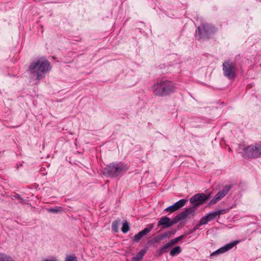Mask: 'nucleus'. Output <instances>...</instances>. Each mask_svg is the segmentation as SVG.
Returning <instances> with one entry per match:
<instances>
[{"mask_svg":"<svg viewBox=\"0 0 261 261\" xmlns=\"http://www.w3.org/2000/svg\"><path fill=\"white\" fill-rule=\"evenodd\" d=\"M163 240L162 239V236H161V234L160 235H158L157 236H156L155 238H153V240L154 241V242H159L160 241Z\"/></svg>","mask_w":261,"mask_h":261,"instance_id":"obj_25","label":"nucleus"},{"mask_svg":"<svg viewBox=\"0 0 261 261\" xmlns=\"http://www.w3.org/2000/svg\"><path fill=\"white\" fill-rule=\"evenodd\" d=\"M176 89L172 82L164 79L158 82L152 87V91L154 94L161 97L172 93L175 91Z\"/></svg>","mask_w":261,"mask_h":261,"instance_id":"obj_2","label":"nucleus"},{"mask_svg":"<svg viewBox=\"0 0 261 261\" xmlns=\"http://www.w3.org/2000/svg\"><path fill=\"white\" fill-rule=\"evenodd\" d=\"M120 222V220L118 219L114 221L112 224V230L115 232H117L118 231V225Z\"/></svg>","mask_w":261,"mask_h":261,"instance_id":"obj_18","label":"nucleus"},{"mask_svg":"<svg viewBox=\"0 0 261 261\" xmlns=\"http://www.w3.org/2000/svg\"><path fill=\"white\" fill-rule=\"evenodd\" d=\"M184 236L182 235L177 238H176L174 239L170 240V242L171 243L172 245H173L174 244L177 243V242H178L179 241L181 240L182 239H184Z\"/></svg>","mask_w":261,"mask_h":261,"instance_id":"obj_20","label":"nucleus"},{"mask_svg":"<svg viewBox=\"0 0 261 261\" xmlns=\"http://www.w3.org/2000/svg\"><path fill=\"white\" fill-rule=\"evenodd\" d=\"M50 63L44 58H41L31 63L29 71L31 76L36 77V80L39 81L44 77V74L50 71Z\"/></svg>","mask_w":261,"mask_h":261,"instance_id":"obj_1","label":"nucleus"},{"mask_svg":"<svg viewBox=\"0 0 261 261\" xmlns=\"http://www.w3.org/2000/svg\"><path fill=\"white\" fill-rule=\"evenodd\" d=\"M239 241H235L232 242H231L230 243L227 244L225 245L224 246L220 248L216 251L213 252L211 254V256H214L215 255H218L220 254L224 253L228 250L231 249L234 246L237 245L239 243Z\"/></svg>","mask_w":261,"mask_h":261,"instance_id":"obj_11","label":"nucleus"},{"mask_svg":"<svg viewBox=\"0 0 261 261\" xmlns=\"http://www.w3.org/2000/svg\"><path fill=\"white\" fill-rule=\"evenodd\" d=\"M226 212L225 210H219L218 211L212 212L208 213L204 217H202L199 223V225H202L207 224L208 222L214 219L219 217L221 214H225Z\"/></svg>","mask_w":261,"mask_h":261,"instance_id":"obj_7","label":"nucleus"},{"mask_svg":"<svg viewBox=\"0 0 261 261\" xmlns=\"http://www.w3.org/2000/svg\"><path fill=\"white\" fill-rule=\"evenodd\" d=\"M153 225L151 224L149 226V228H145L143 230L136 234L133 238V241L135 243L139 242L143 237L151 231Z\"/></svg>","mask_w":261,"mask_h":261,"instance_id":"obj_14","label":"nucleus"},{"mask_svg":"<svg viewBox=\"0 0 261 261\" xmlns=\"http://www.w3.org/2000/svg\"><path fill=\"white\" fill-rule=\"evenodd\" d=\"M20 203H22V204H24L25 203V200L23 199L22 198H21V199H20Z\"/></svg>","mask_w":261,"mask_h":261,"instance_id":"obj_27","label":"nucleus"},{"mask_svg":"<svg viewBox=\"0 0 261 261\" xmlns=\"http://www.w3.org/2000/svg\"><path fill=\"white\" fill-rule=\"evenodd\" d=\"M243 156L245 158L261 157V144L249 145L243 150Z\"/></svg>","mask_w":261,"mask_h":261,"instance_id":"obj_5","label":"nucleus"},{"mask_svg":"<svg viewBox=\"0 0 261 261\" xmlns=\"http://www.w3.org/2000/svg\"><path fill=\"white\" fill-rule=\"evenodd\" d=\"M146 252L145 249H141L137 254L132 258V261H140Z\"/></svg>","mask_w":261,"mask_h":261,"instance_id":"obj_15","label":"nucleus"},{"mask_svg":"<svg viewBox=\"0 0 261 261\" xmlns=\"http://www.w3.org/2000/svg\"><path fill=\"white\" fill-rule=\"evenodd\" d=\"M178 220L175 216L173 219H170L166 216L163 217L158 221V226H161L163 228H167L178 222Z\"/></svg>","mask_w":261,"mask_h":261,"instance_id":"obj_9","label":"nucleus"},{"mask_svg":"<svg viewBox=\"0 0 261 261\" xmlns=\"http://www.w3.org/2000/svg\"><path fill=\"white\" fill-rule=\"evenodd\" d=\"M44 261H57L56 259H45Z\"/></svg>","mask_w":261,"mask_h":261,"instance_id":"obj_28","label":"nucleus"},{"mask_svg":"<svg viewBox=\"0 0 261 261\" xmlns=\"http://www.w3.org/2000/svg\"><path fill=\"white\" fill-rule=\"evenodd\" d=\"M125 167V166L123 164L113 163L112 164L107 166V167L103 169V174L107 176L115 177L124 170Z\"/></svg>","mask_w":261,"mask_h":261,"instance_id":"obj_3","label":"nucleus"},{"mask_svg":"<svg viewBox=\"0 0 261 261\" xmlns=\"http://www.w3.org/2000/svg\"><path fill=\"white\" fill-rule=\"evenodd\" d=\"M199 226H200V225H199V224H197V225H196L195 226L194 228V230H195L196 229H198V227H199Z\"/></svg>","mask_w":261,"mask_h":261,"instance_id":"obj_30","label":"nucleus"},{"mask_svg":"<svg viewBox=\"0 0 261 261\" xmlns=\"http://www.w3.org/2000/svg\"><path fill=\"white\" fill-rule=\"evenodd\" d=\"M223 72L224 75L231 80L235 77L236 75V67L232 62L227 61L223 63Z\"/></svg>","mask_w":261,"mask_h":261,"instance_id":"obj_6","label":"nucleus"},{"mask_svg":"<svg viewBox=\"0 0 261 261\" xmlns=\"http://www.w3.org/2000/svg\"><path fill=\"white\" fill-rule=\"evenodd\" d=\"M171 234L172 233L170 232H165L164 233L162 234L161 236H162V239L167 238H169Z\"/></svg>","mask_w":261,"mask_h":261,"instance_id":"obj_24","label":"nucleus"},{"mask_svg":"<svg viewBox=\"0 0 261 261\" xmlns=\"http://www.w3.org/2000/svg\"><path fill=\"white\" fill-rule=\"evenodd\" d=\"M197 209L193 205L192 207L187 208L184 211L181 212L178 215L176 216V218L179 222L180 220L185 219L189 216L194 215V212Z\"/></svg>","mask_w":261,"mask_h":261,"instance_id":"obj_12","label":"nucleus"},{"mask_svg":"<svg viewBox=\"0 0 261 261\" xmlns=\"http://www.w3.org/2000/svg\"><path fill=\"white\" fill-rule=\"evenodd\" d=\"M230 185H226L224 188L219 191L217 194L215 196V197L210 201L209 204L213 205L216 203L218 201H219L221 199L223 198L228 192V191L231 189Z\"/></svg>","mask_w":261,"mask_h":261,"instance_id":"obj_10","label":"nucleus"},{"mask_svg":"<svg viewBox=\"0 0 261 261\" xmlns=\"http://www.w3.org/2000/svg\"><path fill=\"white\" fill-rule=\"evenodd\" d=\"M129 230V223L125 221L123 223L122 225V227L121 228V230L123 233H126Z\"/></svg>","mask_w":261,"mask_h":261,"instance_id":"obj_19","label":"nucleus"},{"mask_svg":"<svg viewBox=\"0 0 261 261\" xmlns=\"http://www.w3.org/2000/svg\"><path fill=\"white\" fill-rule=\"evenodd\" d=\"M181 251V248L179 246H176L173 248L170 251V254L172 256H174L179 254Z\"/></svg>","mask_w":261,"mask_h":261,"instance_id":"obj_16","label":"nucleus"},{"mask_svg":"<svg viewBox=\"0 0 261 261\" xmlns=\"http://www.w3.org/2000/svg\"><path fill=\"white\" fill-rule=\"evenodd\" d=\"M3 254L0 253V261H2V259H3Z\"/></svg>","mask_w":261,"mask_h":261,"instance_id":"obj_29","label":"nucleus"},{"mask_svg":"<svg viewBox=\"0 0 261 261\" xmlns=\"http://www.w3.org/2000/svg\"><path fill=\"white\" fill-rule=\"evenodd\" d=\"M210 196L204 193L196 194L190 198V202L197 209L198 207L204 203V202L209 199Z\"/></svg>","mask_w":261,"mask_h":261,"instance_id":"obj_8","label":"nucleus"},{"mask_svg":"<svg viewBox=\"0 0 261 261\" xmlns=\"http://www.w3.org/2000/svg\"><path fill=\"white\" fill-rule=\"evenodd\" d=\"M172 246V244H171V243L170 242H168V243H166L165 245H164L158 250V251L159 252V254L161 255L162 253H163L164 252H166V250L167 249H168L169 247H170L171 246Z\"/></svg>","mask_w":261,"mask_h":261,"instance_id":"obj_17","label":"nucleus"},{"mask_svg":"<svg viewBox=\"0 0 261 261\" xmlns=\"http://www.w3.org/2000/svg\"><path fill=\"white\" fill-rule=\"evenodd\" d=\"M216 31V29L213 25L204 23L198 27L195 36L199 40L203 38L208 37L209 35L215 33Z\"/></svg>","mask_w":261,"mask_h":261,"instance_id":"obj_4","label":"nucleus"},{"mask_svg":"<svg viewBox=\"0 0 261 261\" xmlns=\"http://www.w3.org/2000/svg\"><path fill=\"white\" fill-rule=\"evenodd\" d=\"M13 197L14 198H17V199H18L19 200H20L21 199V197H20V195L19 194H16L14 195Z\"/></svg>","mask_w":261,"mask_h":261,"instance_id":"obj_26","label":"nucleus"},{"mask_svg":"<svg viewBox=\"0 0 261 261\" xmlns=\"http://www.w3.org/2000/svg\"><path fill=\"white\" fill-rule=\"evenodd\" d=\"M65 261H78L77 257L74 255H68L66 257Z\"/></svg>","mask_w":261,"mask_h":261,"instance_id":"obj_22","label":"nucleus"},{"mask_svg":"<svg viewBox=\"0 0 261 261\" xmlns=\"http://www.w3.org/2000/svg\"><path fill=\"white\" fill-rule=\"evenodd\" d=\"M186 202L187 200L185 199H181L175 202L174 204L165 208V211L170 213L174 212L180 208L183 207L185 205Z\"/></svg>","mask_w":261,"mask_h":261,"instance_id":"obj_13","label":"nucleus"},{"mask_svg":"<svg viewBox=\"0 0 261 261\" xmlns=\"http://www.w3.org/2000/svg\"><path fill=\"white\" fill-rule=\"evenodd\" d=\"M3 258L2 261H14L12 257L5 254H3Z\"/></svg>","mask_w":261,"mask_h":261,"instance_id":"obj_23","label":"nucleus"},{"mask_svg":"<svg viewBox=\"0 0 261 261\" xmlns=\"http://www.w3.org/2000/svg\"><path fill=\"white\" fill-rule=\"evenodd\" d=\"M48 211L50 213H57L59 212H61L63 211V208L62 207H58L56 208H51L48 210Z\"/></svg>","mask_w":261,"mask_h":261,"instance_id":"obj_21","label":"nucleus"}]
</instances>
